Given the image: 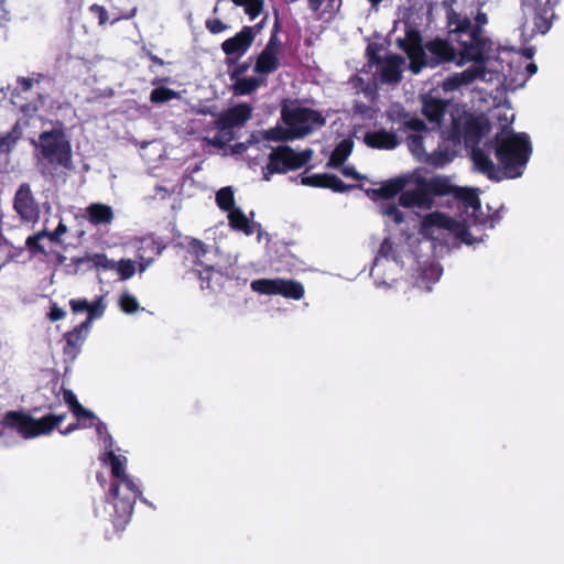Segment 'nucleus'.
Returning a JSON list of instances; mask_svg holds the SVG:
<instances>
[{
    "label": "nucleus",
    "instance_id": "1",
    "mask_svg": "<svg viewBox=\"0 0 564 564\" xmlns=\"http://www.w3.org/2000/svg\"><path fill=\"white\" fill-rule=\"evenodd\" d=\"M447 24L451 28L449 34L458 35L459 61L457 66H464L469 62H482L485 53L490 46V40L484 35V25L488 23L486 12L478 11L475 23L468 17H462L454 9L446 13Z\"/></svg>",
    "mask_w": 564,
    "mask_h": 564
},
{
    "label": "nucleus",
    "instance_id": "2",
    "mask_svg": "<svg viewBox=\"0 0 564 564\" xmlns=\"http://www.w3.org/2000/svg\"><path fill=\"white\" fill-rule=\"evenodd\" d=\"M409 41L400 42V47L410 59V70L419 74L423 68H436L441 65L459 61V52L444 39H433L422 45L421 35L416 31L408 32Z\"/></svg>",
    "mask_w": 564,
    "mask_h": 564
},
{
    "label": "nucleus",
    "instance_id": "3",
    "mask_svg": "<svg viewBox=\"0 0 564 564\" xmlns=\"http://www.w3.org/2000/svg\"><path fill=\"white\" fill-rule=\"evenodd\" d=\"M492 145L505 176L508 178L520 177L532 152L529 137L525 133H514L502 128L495 135Z\"/></svg>",
    "mask_w": 564,
    "mask_h": 564
},
{
    "label": "nucleus",
    "instance_id": "4",
    "mask_svg": "<svg viewBox=\"0 0 564 564\" xmlns=\"http://www.w3.org/2000/svg\"><path fill=\"white\" fill-rule=\"evenodd\" d=\"M141 494L139 486L132 478L111 482L109 495L112 498V505L115 508L112 523L116 528H122L129 522L133 513L137 499Z\"/></svg>",
    "mask_w": 564,
    "mask_h": 564
},
{
    "label": "nucleus",
    "instance_id": "5",
    "mask_svg": "<svg viewBox=\"0 0 564 564\" xmlns=\"http://www.w3.org/2000/svg\"><path fill=\"white\" fill-rule=\"evenodd\" d=\"M252 117V107L247 102L235 105L223 111L213 126L219 132L209 140V143L218 149H224L228 142L235 139L234 128L242 127Z\"/></svg>",
    "mask_w": 564,
    "mask_h": 564
},
{
    "label": "nucleus",
    "instance_id": "6",
    "mask_svg": "<svg viewBox=\"0 0 564 564\" xmlns=\"http://www.w3.org/2000/svg\"><path fill=\"white\" fill-rule=\"evenodd\" d=\"M313 156V150L295 152L290 145H279L269 154V162L263 167V178L270 181L273 174H284L306 165Z\"/></svg>",
    "mask_w": 564,
    "mask_h": 564
},
{
    "label": "nucleus",
    "instance_id": "7",
    "mask_svg": "<svg viewBox=\"0 0 564 564\" xmlns=\"http://www.w3.org/2000/svg\"><path fill=\"white\" fill-rule=\"evenodd\" d=\"M42 156L51 164L68 167L72 161V147L62 129L43 131L40 137Z\"/></svg>",
    "mask_w": 564,
    "mask_h": 564
},
{
    "label": "nucleus",
    "instance_id": "8",
    "mask_svg": "<svg viewBox=\"0 0 564 564\" xmlns=\"http://www.w3.org/2000/svg\"><path fill=\"white\" fill-rule=\"evenodd\" d=\"M282 119L289 127L293 128L294 138L307 135L315 127L325 124V118L321 112L305 107L283 108Z\"/></svg>",
    "mask_w": 564,
    "mask_h": 564
},
{
    "label": "nucleus",
    "instance_id": "9",
    "mask_svg": "<svg viewBox=\"0 0 564 564\" xmlns=\"http://www.w3.org/2000/svg\"><path fill=\"white\" fill-rule=\"evenodd\" d=\"M251 290L259 294L282 295L285 299L301 300L305 290L301 282L284 279H257L250 284Z\"/></svg>",
    "mask_w": 564,
    "mask_h": 564
},
{
    "label": "nucleus",
    "instance_id": "10",
    "mask_svg": "<svg viewBox=\"0 0 564 564\" xmlns=\"http://www.w3.org/2000/svg\"><path fill=\"white\" fill-rule=\"evenodd\" d=\"M0 424L8 430L15 431L23 438H34L43 435L41 419H34L22 411H8Z\"/></svg>",
    "mask_w": 564,
    "mask_h": 564
},
{
    "label": "nucleus",
    "instance_id": "11",
    "mask_svg": "<svg viewBox=\"0 0 564 564\" xmlns=\"http://www.w3.org/2000/svg\"><path fill=\"white\" fill-rule=\"evenodd\" d=\"M252 30L249 26H243L235 36L221 43V50L227 55L226 62L228 65L236 64L237 59L250 48L254 41Z\"/></svg>",
    "mask_w": 564,
    "mask_h": 564
},
{
    "label": "nucleus",
    "instance_id": "12",
    "mask_svg": "<svg viewBox=\"0 0 564 564\" xmlns=\"http://www.w3.org/2000/svg\"><path fill=\"white\" fill-rule=\"evenodd\" d=\"M452 197L459 207L466 212L471 210L475 224L486 225L488 220L492 221L491 217L481 218L478 216V214H481V202L477 188L456 186ZM490 227H494V223L490 224Z\"/></svg>",
    "mask_w": 564,
    "mask_h": 564
},
{
    "label": "nucleus",
    "instance_id": "13",
    "mask_svg": "<svg viewBox=\"0 0 564 564\" xmlns=\"http://www.w3.org/2000/svg\"><path fill=\"white\" fill-rule=\"evenodd\" d=\"M13 208L23 220L32 221L37 217L39 208L28 183L21 184L15 192Z\"/></svg>",
    "mask_w": 564,
    "mask_h": 564
},
{
    "label": "nucleus",
    "instance_id": "14",
    "mask_svg": "<svg viewBox=\"0 0 564 564\" xmlns=\"http://www.w3.org/2000/svg\"><path fill=\"white\" fill-rule=\"evenodd\" d=\"M474 65L462 73H455L448 76L443 84L445 90H456L460 86L469 85L477 79H485L487 69L486 58L482 62H473Z\"/></svg>",
    "mask_w": 564,
    "mask_h": 564
},
{
    "label": "nucleus",
    "instance_id": "15",
    "mask_svg": "<svg viewBox=\"0 0 564 564\" xmlns=\"http://www.w3.org/2000/svg\"><path fill=\"white\" fill-rule=\"evenodd\" d=\"M399 204L405 208L419 207L431 209L434 205V199L430 197L426 186L422 184V177H419L416 178V187L414 189L404 191L399 195Z\"/></svg>",
    "mask_w": 564,
    "mask_h": 564
},
{
    "label": "nucleus",
    "instance_id": "16",
    "mask_svg": "<svg viewBox=\"0 0 564 564\" xmlns=\"http://www.w3.org/2000/svg\"><path fill=\"white\" fill-rule=\"evenodd\" d=\"M490 124L484 117L471 116L463 123L464 144L466 148L478 147L482 137L489 131Z\"/></svg>",
    "mask_w": 564,
    "mask_h": 564
},
{
    "label": "nucleus",
    "instance_id": "17",
    "mask_svg": "<svg viewBox=\"0 0 564 564\" xmlns=\"http://www.w3.org/2000/svg\"><path fill=\"white\" fill-rule=\"evenodd\" d=\"M301 183L306 186L329 188L335 193H346L355 185L345 184L337 175L329 173L302 176Z\"/></svg>",
    "mask_w": 564,
    "mask_h": 564
},
{
    "label": "nucleus",
    "instance_id": "18",
    "mask_svg": "<svg viewBox=\"0 0 564 564\" xmlns=\"http://www.w3.org/2000/svg\"><path fill=\"white\" fill-rule=\"evenodd\" d=\"M69 306L75 314L87 312V318L80 323L82 327H86V330L89 329L93 319L102 316L105 312L101 297H98L93 303H88L85 299H72L69 301Z\"/></svg>",
    "mask_w": 564,
    "mask_h": 564
},
{
    "label": "nucleus",
    "instance_id": "19",
    "mask_svg": "<svg viewBox=\"0 0 564 564\" xmlns=\"http://www.w3.org/2000/svg\"><path fill=\"white\" fill-rule=\"evenodd\" d=\"M70 264L75 267L74 273H77L82 267L86 270L94 268H102L104 270H112L115 268V261L107 258L105 253H86L83 257H73Z\"/></svg>",
    "mask_w": 564,
    "mask_h": 564
},
{
    "label": "nucleus",
    "instance_id": "20",
    "mask_svg": "<svg viewBox=\"0 0 564 564\" xmlns=\"http://www.w3.org/2000/svg\"><path fill=\"white\" fill-rule=\"evenodd\" d=\"M447 109V101L438 98H424L422 105V115L432 123L434 128H440Z\"/></svg>",
    "mask_w": 564,
    "mask_h": 564
},
{
    "label": "nucleus",
    "instance_id": "21",
    "mask_svg": "<svg viewBox=\"0 0 564 564\" xmlns=\"http://www.w3.org/2000/svg\"><path fill=\"white\" fill-rule=\"evenodd\" d=\"M85 212L87 220L95 227L110 225L115 218L112 207L104 203H91Z\"/></svg>",
    "mask_w": 564,
    "mask_h": 564
},
{
    "label": "nucleus",
    "instance_id": "22",
    "mask_svg": "<svg viewBox=\"0 0 564 564\" xmlns=\"http://www.w3.org/2000/svg\"><path fill=\"white\" fill-rule=\"evenodd\" d=\"M364 141L369 148L372 149L392 150L399 144L397 134L384 129L367 132L365 134Z\"/></svg>",
    "mask_w": 564,
    "mask_h": 564
},
{
    "label": "nucleus",
    "instance_id": "23",
    "mask_svg": "<svg viewBox=\"0 0 564 564\" xmlns=\"http://www.w3.org/2000/svg\"><path fill=\"white\" fill-rule=\"evenodd\" d=\"M554 15L553 8L549 2H536L533 8L534 32L545 34L552 26Z\"/></svg>",
    "mask_w": 564,
    "mask_h": 564
},
{
    "label": "nucleus",
    "instance_id": "24",
    "mask_svg": "<svg viewBox=\"0 0 564 564\" xmlns=\"http://www.w3.org/2000/svg\"><path fill=\"white\" fill-rule=\"evenodd\" d=\"M406 184H408V181L405 178L397 177V178L387 181L379 188H372V189L367 191V194L372 199H377V198L390 199V198H393L395 195L404 192L403 189L406 186Z\"/></svg>",
    "mask_w": 564,
    "mask_h": 564
},
{
    "label": "nucleus",
    "instance_id": "25",
    "mask_svg": "<svg viewBox=\"0 0 564 564\" xmlns=\"http://www.w3.org/2000/svg\"><path fill=\"white\" fill-rule=\"evenodd\" d=\"M87 333L88 330H86V327H82V324L67 332L64 335L66 341L63 348L64 355L70 357L72 359L76 358L80 351V347L86 338Z\"/></svg>",
    "mask_w": 564,
    "mask_h": 564
},
{
    "label": "nucleus",
    "instance_id": "26",
    "mask_svg": "<svg viewBox=\"0 0 564 564\" xmlns=\"http://www.w3.org/2000/svg\"><path fill=\"white\" fill-rule=\"evenodd\" d=\"M422 184L426 186L432 199L436 196H453L456 188L447 176H434L430 180L422 177Z\"/></svg>",
    "mask_w": 564,
    "mask_h": 564
},
{
    "label": "nucleus",
    "instance_id": "27",
    "mask_svg": "<svg viewBox=\"0 0 564 564\" xmlns=\"http://www.w3.org/2000/svg\"><path fill=\"white\" fill-rule=\"evenodd\" d=\"M471 150V160L476 166V169L485 174L490 180L498 181L499 177H497V169L492 160L489 158L488 154L485 153L482 149L478 147L470 148Z\"/></svg>",
    "mask_w": 564,
    "mask_h": 564
},
{
    "label": "nucleus",
    "instance_id": "28",
    "mask_svg": "<svg viewBox=\"0 0 564 564\" xmlns=\"http://www.w3.org/2000/svg\"><path fill=\"white\" fill-rule=\"evenodd\" d=\"M403 58L400 55H391L384 61L381 67L380 76L381 80L387 84H395L401 80V65Z\"/></svg>",
    "mask_w": 564,
    "mask_h": 564
},
{
    "label": "nucleus",
    "instance_id": "29",
    "mask_svg": "<svg viewBox=\"0 0 564 564\" xmlns=\"http://www.w3.org/2000/svg\"><path fill=\"white\" fill-rule=\"evenodd\" d=\"M279 67V55L262 50L257 56L253 72L261 75H269L274 73Z\"/></svg>",
    "mask_w": 564,
    "mask_h": 564
},
{
    "label": "nucleus",
    "instance_id": "30",
    "mask_svg": "<svg viewBox=\"0 0 564 564\" xmlns=\"http://www.w3.org/2000/svg\"><path fill=\"white\" fill-rule=\"evenodd\" d=\"M454 224V220L438 212L432 213L427 215L422 221V232L427 236L431 235L433 228L440 229H451Z\"/></svg>",
    "mask_w": 564,
    "mask_h": 564
},
{
    "label": "nucleus",
    "instance_id": "31",
    "mask_svg": "<svg viewBox=\"0 0 564 564\" xmlns=\"http://www.w3.org/2000/svg\"><path fill=\"white\" fill-rule=\"evenodd\" d=\"M354 149V141L351 139L341 140L333 150L327 166L339 167L341 166L348 156L351 154Z\"/></svg>",
    "mask_w": 564,
    "mask_h": 564
},
{
    "label": "nucleus",
    "instance_id": "32",
    "mask_svg": "<svg viewBox=\"0 0 564 564\" xmlns=\"http://www.w3.org/2000/svg\"><path fill=\"white\" fill-rule=\"evenodd\" d=\"M229 226L238 231L250 236L254 232L252 225L250 224L249 218L245 215V213L240 208H236L230 210L228 214Z\"/></svg>",
    "mask_w": 564,
    "mask_h": 564
},
{
    "label": "nucleus",
    "instance_id": "33",
    "mask_svg": "<svg viewBox=\"0 0 564 564\" xmlns=\"http://www.w3.org/2000/svg\"><path fill=\"white\" fill-rule=\"evenodd\" d=\"M232 91L235 96H246L253 93L263 83L262 78L258 77H241L234 79Z\"/></svg>",
    "mask_w": 564,
    "mask_h": 564
},
{
    "label": "nucleus",
    "instance_id": "34",
    "mask_svg": "<svg viewBox=\"0 0 564 564\" xmlns=\"http://www.w3.org/2000/svg\"><path fill=\"white\" fill-rule=\"evenodd\" d=\"M198 272V279L200 280V288L208 289L212 291H215L216 286L214 284V278H216V284L220 285L218 283V280L223 278V274L219 271H216L213 265H205L203 270H197Z\"/></svg>",
    "mask_w": 564,
    "mask_h": 564
},
{
    "label": "nucleus",
    "instance_id": "35",
    "mask_svg": "<svg viewBox=\"0 0 564 564\" xmlns=\"http://www.w3.org/2000/svg\"><path fill=\"white\" fill-rule=\"evenodd\" d=\"M107 456L111 467V476L113 478L112 481L131 479V477L126 474L124 464L120 456L116 455L111 449L107 452Z\"/></svg>",
    "mask_w": 564,
    "mask_h": 564
},
{
    "label": "nucleus",
    "instance_id": "36",
    "mask_svg": "<svg viewBox=\"0 0 564 564\" xmlns=\"http://www.w3.org/2000/svg\"><path fill=\"white\" fill-rule=\"evenodd\" d=\"M187 252L193 256L194 264L197 267H203L202 258L206 256L208 252L207 246L197 238H189L186 246Z\"/></svg>",
    "mask_w": 564,
    "mask_h": 564
},
{
    "label": "nucleus",
    "instance_id": "37",
    "mask_svg": "<svg viewBox=\"0 0 564 564\" xmlns=\"http://www.w3.org/2000/svg\"><path fill=\"white\" fill-rule=\"evenodd\" d=\"M216 203L217 206L224 210L230 213V210L236 209L235 207V196L231 187H223L216 193Z\"/></svg>",
    "mask_w": 564,
    "mask_h": 564
},
{
    "label": "nucleus",
    "instance_id": "38",
    "mask_svg": "<svg viewBox=\"0 0 564 564\" xmlns=\"http://www.w3.org/2000/svg\"><path fill=\"white\" fill-rule=\"evenodd\" d=\"M178 97V93L167 87H156L150 94L152 104H163Z\"/></svg>",
    "mask_w": 564,
    "mask_h": 564
},
{
    "label": "nucleus",
    "instance_id": "39",
    "mask_svg": "<svg viewBox=\"0 0 564 564\" xmlns=\"http://www.w3.org/2000/svg\"><path fill=\"white\" fill-rule=\"evenodd\" d=\"M262 138L267 141L280 142L293 139L294 137L293 133L290 134L283 127L276 126L274 128L264 130L262 132Z\"/></svg>",
    "mask_w": 564,
    "mask_h": 564
},
{
    "label": "nucleus",
    "instance_id": "40",
    "mask_svg": "<svg viewBox=\"0 0 564 564\" xmlns=\"http://www.w3.org/2000/svg\"><path fill=\"white\" fill-rule=\"evenodd\" d=\"M44 238V234H37L31 235L25 240V248L31 253V256H47L46 250L44 247L40 243V241Z\"/></svg>",
    "mask_w": 564,
    "mask_h": 564
},
{
    "label": "nucleus",
    "instance_id": "41",
    "mask_svg": "<svg viewBox=\"0 0 564 564\" xmlns=\"http://www.w3.org/2000/svg\"><path fill=\"white\" fill-rule=\"evenodd\" d=\"M67 414H47L41 417V425L43 435L50 434L56 426H58L65 419Z\"/></svg>",
    "mask_w": 564,
    "mask_h": 564
},
{
    "label": "nucleus",
    "instance_id": "42",
    "mask_svg": "<svg viewBox=\"0 0 564 564\" xmlns=\"http://www.w3.org/2000/svg\"><path fill=\"white\" fill-rule=\"evenodd\" d=\"M119 306L120 310L127 314L135 313L140 308L138 300L129 293H123L119 297Z\"/></svg>",
    "mask_w": 564,
    "mask_h": 564
},
{
    "label": "nucleus",
    "instance_id": "43",
    "mask_svg": "<svg viewBox=\"0 0 564 564\" xmlns=\"http://www.w3.org/2000/svg\"><path fill=\"white\" fill-rule=\"evenodd\" d=\"M113 269H117L121 280L130 279L135 272L134 263L130 259H122L118 263L115 262Z\"/></svg>",
    "mask_w": 564,
    "mask_h": 564
},
{
    "label": "nucleus",
    "instance_id": "44",
    "mask_svg": "<svg viewBox=\"0 0 564 564\" xmlns=\"http://www.w3.org/2000/svg\"><path fill=\"white\" fill-rule=\"evenodd\" d=\"M381 45L379 43H369L366 47V56L370 66H377L383 63L380 56Z\"/></svg>",
    "mask_w": 564,
    "mask_h": 564
},
{
    "label": "nucleus",
    "instance_id": "45",
    "mask_svg": "<svg viewBox=\"0 0 564 564\" xmlns=\"http://www.w3.org/2000/svg\"><path fill=\"white\" fill-rule=\"evenodd\" d=\"M63 398L65 403L69 406L73 414L84 413V406L78 402L76 395L72 390L65 389L63 391Z\"/></svg>",
    "mask_w": 564,
    "mask_h": 564
},
{
    "label": "nucleus",
    "instance_id": "46",
    "mask_svg": "<svg viewBox=\"0 0 564 564\" xmlns=\"http://www.w3.org/2000/svg\"><path fill=\"white\" fill-rule=\"evenodd\" d=\"M382 214L390 217L397 225L404 220L402 212L392 203L382 206Z\"/></svg>",
    "mask_w": 564,
    "mask_h": 564
},
{
    "label": "nucleus",
    "instance_id": "47",
    "mask_svg": "<svg viewBox=\"0 0 564 564\" xmlns=\"http://www.w3.org/2000/svg\"><path fill=\"white\" fill-rule=\"evenodd\" d=\"M263 0H249L245 6V12L251 20L256 19L263 11Z\"/></svg>",
    "mask_w": 564,
    "mask_h": 564
},
{
    "label": "nucleus",
    "instance_id": "48",
    "mask_svg": "<svg viewBox=\"0 0 564 564\" xmlns=\"http://www.w3.org/2000/svg\"><path fill=\"white\" fill-rule=\"evenodd\" d=\"M448 140L453 142L454 145H459L462 141L464 142V130L463 126L457 120L453 121Z\"/></svg>",
    "mask_w": 564,
    "mask_h": 564
},
{
    "label": "nucleus",
    "instance_id": "49",
    "mask_svg": "<svg viewBox=\"0 0 564 564\" xmlns=\"http://www.w3.org/2000/svg\"><path fill=\"white\" fill-rule=\"evenodd\" d=\"M84 413H76L74 414L77 419V421L80 422L82 427L87 429L94 425L93 421H97L98 417L95 415V413L88 409L84 408Z\"/></svg>",
    "mask_w": 564,
    "mask_h": 564
},
{
    "label": "nucleus",
    "instance_id": "50",
    "mask_svg": "<svg viewBox=\"0 0 564 564\" xmlns=\"http://www.w3.org/2000/svg\"><path fill=\"white\" fill-rule=\"evenodd\" d=\"M17 84H18V87L17 89L12 93V96H19L20 91L22 93H26L29 90L32 89L33 87V84H34V78H31V77H23V76H19L17 78Z\"/></svg>",
    "mask_w": 564,
    "mask_h": 564
},
{
    "label": "nucleus",
    "instance_id": "51",
    "mask_svg": "<svg viewBox=\"0 0 564 564\" xmlns=\"http://www.w3.org/2000/svg\"><path fill=\"white\" fill-rule=\"evenodd\" d=\"M405 129L415 131V132H424L427 131L426 123L424 120L413 117L403 122Z\"/></svg>",
    "mask_w": 564,
    "mask_h": 564
},
{
    "label": "nucleus",
    "instance_id": "52",
    "mask_svg": "<svg viewBox=\"0 0 564 564\" xmlns=\"http://www.w3.org/2000/svg\"><path fill=\"white\" fill-rule=\"evenodd\" d=\"M95 427L97 434L104 438L106 446L111 447L113 440L112 436L109 434L106 424L98 419L97 423H95Z\"/></svg>",
    "mask_w": 564,
    "mask_h": 564
},
{
    "label": "nucleus",
    "instance_id": "53",
    "mask_svg": "<svg viewBox=\"0 0 564 564\" xmlns=\"http://www.w3.org/2000/svg\"><path fill=\"white\" fill-rule=\"evenodd\" d=\"M205 26L206 29L212 33V34H219L221 32H224L225 30H227V25L219 19H208L206 20L205 22Z\"/></svg>",
    "mask_w": 564,
    "mask_h": 564
},
{
    "label": "nucleus",
    "instance_id": "54",
    "mask_svg": "<svg viewBox=\"0 0 564 564\" xmlns=\"http://www.w3.org/2000/svg\"><path fill=\"white\" fill-rule=\"evenodd\" d=\"M89 11L98 19V23L104 25L107 23L109 15L105 7L94 3L89 7Z\"/></svg>",
    "mask_w": 564,
    "mask_h": 564
},
{
    "label": "nucleus",
    "instance_id": "55",
    "mask_svg": "<svg viewBox=\"0 0 564 564\" xmlns=\"http://www.w3.org/2000/svg\"><path fill=\"white\" fill-rule=\"evenodd\" d=\"M263 50L279 55L282 50V43L279 40V36H275V34H271Z\"/></svg>",
    "mask_w": 564,
    "mask_h": 564
},
{
    "label": "nucleus",
    "instance_id": "56",
    "mask_svg": "<svg viewBox=\"0 0 564 564\" xmlns=\"http://www.w3.org/2000/svg\"><path fill=\"white\" fill-rule=\"evenodd\" d=\"M393 252V243L390 238H384L379 247L378 257L389 258Z\"/></svg>",
    "mask_w": 564,
    "mask_h": 564
},
{
    "label": "nucleus",
    "instance_id": "57",
    "mask_svg": "<svg viewBox=\"0 0 564 564\" xmlns=\"http://www.w3.org/2000/svg\"><path fill=\"white\" fill-rule=\"evenodd\" d=\"M250 64L249 63H241L237 65L230 73L229 77L230 80L241 78L242 75L249 69Z\"/></svg>",
    "mask_w": 564,
    "mask_h": 564
},
{
    "label": "nucleus",
    "instance_id": "58",
    "mask_svg": "<svg viewBox=\"0 0 564 564\" xmlns=\"http://www.w3.org/2000/svg\"><path fill=\"white\" fill-rule=\"evenodd\" d=\"M22 128L19 121H17L11 130L7 133V137L13 140V147L18 143V141L22 138Z\"/></svg>",
    "mask_w": 564,
    "mask_h": 564
},
{
    "label": "nucleus",
    "instance_id": "59",
    "mask_svg": "<svg viewBox=\"0 0 564 564\" xmlns=\"http://www.w3.org/2000/svg\"><path fill=\"white\" fill-rule=\"evenodd\" d=\"M13 140L7 134L0 135V154L1 153H10L13 150Z\"/></svg>",
    "mask_w": 564,
    "mask_h": 564
},
{
    "label": "nucleus",
    "instance_id": "60",
    "mask_svg": "<svg viewBox=\"0 0 564 564\" xmlns=\"http://www.w3.org/2000/svg\"><path fill=\"white\" fill-rule=\"evenodd\" d=\"M65 315L66 313L62 307L57 306L56 304H53L48 313V318L51 322H56L64 318Z\"/></svg>",
    "mask_w": 564,
    "mask_h": 564
},
{
    "label": "nucleus",
    "instance_id": "61",
    "mask_svg": "<svg viewBox=\"0 0 564 564\" xmlns=\"http://www.w3.org/2000/svg\"><path fill=\"white\" fill-rule=\"evenodd\" d=\"M20 110L25 115V116H29V117H32L34 113L37 112L39 110V107L34 104H24L20 107Z\"/></svg>",
    "mask_w": 564,
    "mask_h": 564
},
{
    "label": "nucleus",
    "instance_id": "62",
    "mask_svg": "<svg viewBox=\"0 0 564 564\" xmlns=\"http://www.w3.org/2000/svg\"><path fill=\"white\" fill-rule=\"evenodd\" d=\"M341 173L343 175L345 176H348V177H352L355 180H361L362 178V175H360L354 166H345L341 169Z\"/></svg>",
    "mask_w": 564,
    "mask_h": 564
},
{
    "label": "nucleus",
    "instance_id": "63",
    "mask_svg": "<svg viewBox=\"0 0 564 564\" xmlns=\"http://www.w3.org/2000/svg\"><path fill=\"white\" fill-rule=\"evenodd\" d=\"M67 226L61 220L57 227L53 230V236L57 237L61 241V237L67 232Z\"/></svg>",
    "mask_w": 564,
    "mask_h": 564
},
{
    "label": "nucleus",
    "instance_id": "64",
    "mask_svg": "<svg viewBox=\"0 0 564 564\" xmlns=\"http://www.w3.org/2000/svg\"><path fill=\"white\" fill-rule=\"evenodd\" d=\"M79 426H82V424L79 421H77V422L68 424L64 430H61L59 432L63 435H67V434L73 433L74 431H76Z\"/></svg>",
    "mask_w": 564,
    "mask_h": 564
}]
</instances>
